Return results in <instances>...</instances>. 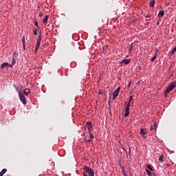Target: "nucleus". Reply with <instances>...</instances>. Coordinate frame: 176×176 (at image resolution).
Masks as SVG:
<instances>
[{
    "instance_id": "obj_7",
    "label": "nucleus",
    "mask_w": 176,
    "mask_h": 176,
    "mask_svg": "<svg viewBox=\"0 0 176 176\" xmlns=\"http://www.w3.org/2000/svg\"><path fill=\"white\" fill-rule=\"evenodd\" d=\"M130 115V107H125V114H124V118H127Z\"/></svg>"
},
{
    "instance_id": "obj_24",
    "label": "nucleus",
    "mask_w": 176,
    "mask_h": 176,
    "mask_svg": "<svg viewBox=\"0 0 176 176\" xmlns=\"http://www.w3.org/2000/svg\"><path fill=\"white\" fill-rule=\"evenodd\" d=\"M164 156H163V155H162L159 157L160 162H164Z\"/></svg>"
},
{
    "instance_id": "obj_9",
    "label": "nucleus",
    "mask_w": 176,
    "mask_h": 176,
    "mask_svg": "<svg viewBox=\"0 0 176 176\" xmlns=\"http://www.w3.org/2000/svg\"><path fill=\"white\" fill-rule=\"evenodd\" d=\"M121 64H124L125 65H127V64H130V60L125 59L121 61Z\"/></svg>"
},
{
    "instance_id": "obj_16",
    "label": "nucleus",
    "mask_w": 176,
    "mask_h": 176,
    "mask_svg": "<svg viewBox=\"0 0 176 176\" xmlns=\"http://www.w3.org/2000/svg\"><path fill=\"white\" fill-rule=\"evenodd\" d=\"M163 16H164V10L160 11L158 14V17H163Z\"/></svg>"
},
{
    "instance_id": "obj_39",
    "label": "nucleus",
    "mask_w": 176,
    "mask_h": 176,
    "mask_svg": "<svg viewBox=\"0 0 176 176\" xmlns=\"http://www.w3.org/2000/svg\"><path fill=\"white\" fill-rule=\"evenodd\" d=\"M84 137H86V133L84 134Z\"/></svg>"
},
{
    "instance_id": "obj_42",
    "label": "nucleus",
    "mask_w": 176,
    "mask_h": 176,
    "mask_svg": "<svg viewBox=\"0 0 176 176\" xmlns=\"http://www.w3.org/2000/svg\"><path fill=\"white\" fill-rule=\"evenodd\" d=\"M125 176H127V175H125Z\"/></svg>"
},
{
    "instance_id": "obj_40",
    "label": "nucleus",
    "mask_w": 176,
    "mask_h": 176,
    "mask_svg": "<svg viewBox=\"0 0 176 176\" xmlns=\"http://www.w3.org/2000/svg\"><path fill=\"white\" fill-rule=\"evenodd\" d=\"M126 104H127V102H125V105H126Z\"/></svg>"
},
{
    "instance_id": "obj_10",
    "label": "nucleus",
    "mask_w": 176,
    "mask_h": 176,
    "mask_svg": "<svg viewBox=\"0 0 176 176\" xmlns=\"http://www.w3.org/2000/svg\"><path fill=\"white\" fill-rule=\"evenodd\" d=\"M47 20H49V16L46 15L45 18L43 19V23L44 24H47Z\"/></svg>"
},
{
    "instance_id": "obj_3",
    "label": "nucleus",
    "mask_w": 176,
    "mask_h": 176,
    "mask_svg": "<svg viewBox=\"0 0 176 176\" xmlns=\"http://www.w3.org/2000/svg\"><path fill=\"white\" fill-rule=\"evenodd\" d=\"M19 96L21 102L23 103L24 105H25V104H27V100L25 99L24 93H23V91H19Z\"/></svg>"
},
{
    "instance_id": "obj_6",
    "label": "nucleus",
    "mask_w": 176,
    "mask_h": 176,
    "mask_svg": "<svg viewBox=\"0 0 176 176\" xmlns=\"http://www.w3.org/2000/svg\"><path fill=\"white\" fill-rule=\"evenodd\" d=\"M42 40H41V38H38L37 39V42L36 44V52H38V50L39 49V46H41V41Z\"/></svg>"
},
{
    "instance_id": "obj_25",
    "label": "nucleus",
    "mask_w": 176,
    "mask_h": 176,
    "mask_svg": "<svg viewBox=\"0 0 176 176\" xmlns=\"http://www.w3.org/2000/svg\"><path fill=\"white\" fill-rule=\"evenodd\" d=\"M146 173L147 175L152 176V173H151V171L149 170H146Z\"/></svg>"
},
{
    "instance_id": "obj_4",
    "label": "nucleus",
    "mask_w": 176,
    "mask_h": 176,
    "mask_svg": "<svg viewBox=\"0 0 176 176\" xmlns=\"http://www.w3.org/2000/svg\"><path fill=\"white\" fill-rule=\"evenodd\" d=\"M120 91V87H118L113 94V100H115L119 96V92Z\"/></svg>"
},
{
    "instance_id": "obj_20",
    "label": "nucleus",
    "mask_w": 176,
    "mask_h": 176,
    "mask_svg": "<svg viewBox=\"0 0 176 176\" xmlns=\"http://www.w3.org/2000/svg\"><path fill=\"white\" fill-rule=\"evenodd\" d=\"M17 57H19V55L17 54V53L14 52V54L12 56V59L13 60H17Z\"/></svg>"
},
{
    "instance_id": "obj_21",
    "label": "nucleus",
    "mask_w": 176,
    "mask_h": 176,
    "mask_svg": "<svg viewBox=\"0 0 176 176\" xmlns=\"http://www.w3.org/2000/svg\"><path fill=\"white\" fill-rule=\"evenodd\" d=\"M151 131H152L153 130H156V123L154 122L153 125L151 126Z\"/></svg>"
},
{
    "instance_id": "obj_41",
    "label": "nucleus",
    "mask_w": 176,
    "mask_h": 176,
    "mask_svg": "<svg viewBox=\"0 0 176 176\" xmlns=\"http://www.w3.org/2000/svg\"><path fill=\"white\" fill-rule=\"evenodd\" d=\"M157 24H159V22H158V23H157Z\"/></svg>"
},
{
    "instance_id": "obj_36",
    "label": "nucleus",
    "mask_w": 176,
    "mask_h": 176,
    "mask_svg": "<svg viewBox=\"0 0 176 176\" xmlns=\"http://www.w3.org/2000/svg\"><path fill=\"white\" fill-rule=\"evenodd\" d=\"M84 140H85V142H87V141H89V140H87V139L86 138H85Z\"/></svg>"
},
{
    "instance_id": "obj_23",
    "label": "nucleus",
    "mask_w": 176,
    "mask_h": 176,
    "mask_svg": "<svg viewBox=\"0 0 176 176\" xmlns=\"http://www.w3.org/2000/svg\"><path fill=\"white\" fill-rule=\"evenodd\" d=\"M175 51H176V46L171 50V52H170L171 56H173V54H174V53H175Z\"/></svg>"
},
{
    "instance_id": "obj_38",
    "label": "nucleus",
    "mask_w": 176,
    "mask_h": 176,
    "mask_svg": "<svg viewBox=\"0 0 176 176\" xmlns=\"http://www.w3.org/2000/svg\"><path fill=\"white\" fill-rule=\"evenodd\" d=\"M98 94H102V91H99Z\"/></svg>"
},
{
    "instance_id": "obj_35",
    "label": "nucleus",
    "mask_w": 176,
    "mask_h": 176,
    "mask_svg": "<svg viewBox=\"0 0 176 176\" xmlns=\"http://www.w3.org/2000/svg\"><path fill=\"white\" fill-rule=\"evenodd\" d=\"M129 87L131 86V81L128 84Z\"/></svg>"
},
{
    "instance_id": "obj_2",
    "label": "nucleus",
    "mask_w": 176,
    "mask_h": 176,
    "mask_svg": "<svg viewBox=\"0 0 176 176\" xmlns=\"http://www.w3.org/2000/svg\"><path fill=\"white\" fill-rule=\"evenodd\" d=\"M83 170H85V173H87L89 176H94V170L88 166H84Z\"/></svg>"
},
{
    "instance_id": "obj_19",
    "label": "nucleus",
    "mask_w": 176,
    "mask_h": 176,
    "mask_svg": "<svg viewBox=\"0 0 176 176\" xmlns=\"http://www.w3.org/2000/svg\"><path fill=\"white\" fill-rule=\"evenodd\" d=\"M146 167H147V168H148V170H149L150 171H153V168L152 165L148 164L146 165Z\"/></svg>"
},
{
    "instance_id": "obj_26",
    "label": "nucleus",
    "mask_w": 176,
    "mask_h": 176,
    "mask_svg": "<svg viewBox=\"0 0 176 176\" xmlns=\"http://www.w3.org/2000/svg\"><path fill=\"white\" fill-rule=\"evenodd\" d=\"M33 34H34V35H38V30H34V31H33Z\"/></svg>"
},
{
    "instance_id": "obj_33",
    "label": "nucleus",
    "mask_w": 176,
    "mask_h": 176,
    "mask_svg": "<svg viewBox=\"0 0 176 176\" xmlns=\"http://www.w3.org/2000/svg\"><path fill=\"white\" fill-rule=\"evenodd\" d=\"M34 25H36V27H38V21H36L34 22Z\"/></svg>"
},
{
    "instance_id": "obj_8",
    "label": "nucleus",
    "mask_w": 176,
    "mask_h": 176,
    "mask_svg": "<svg viewBox=\"0 0 176 176\" xmlns=\"http://www.w3.org/2000/svg\"><path fill=\"white\" fill-rule=\"evenodd\" d=\"M87 124L88 125L87 129L89 131H91V129H93V125H91V122H87Z\"/></svg>"
},
{
    "instance_id": "obj_30",
    "label": "nucleus",
    "mask_w": 176,
    "mask_h": 176,
    "mask_svg": "<svg viewBox=\"0 0 176 176\" xmlns=\"http://www.w3.org/2000/svg\"><path fill=\"white\" fill-rule=\"evenodd\" d=\"M14 88L16 90V91L19 92V87L14 85Z\"/></svg>"
},
{
    "instance_id": "obj_29",
    "label": "nucleus",
    "mask_w": 176,
    "mask_h": 176,
    "mask_svg": "<svg viewBox=\"0 0 176 176\" xmlns=\"http://www.w3.org/2000/svg\"><path fill=\"white\" fill-rule=\"evenodd\" d=\"M165 6H170V2L165 1Z\"/></svg>"
},
{
    "instance_id": "obj_1",
    "label": "nucleus",
    "mask_w": 176,
    "mask_h": 176,
    "mask_svg": "<svg viewBox=\"0 0 176 176\" xmlns=\"http://www.w3.org/2000/svg\"><path fill=\"white\" fill-rule=\"evenodd\" d=\"M175 87H176V82H171L164 91L165 96H167V94H168L170 91H171L172 90H174V89H175Z\"/></svg>"
},
{
    "instance_id": "obj_37",
    "label": "nucleus",
    "mask_w": 176,
    "mask_h": 176,
    "mask_svg": "<svg viewBox=\"0 0 176 176\" xmlns=\"http://www.w3.org/2000/svg\"><path fill=\"white\" fill-rule=\"evenodd\" d=\"M129 154L131 153V148H129Z\"/></svg>"
},
{
    "instance_id": "obj_12",
    "label": "nucleus",
    "mask_w": 176,
    "mask_h": 176,
    "mask_svg": "<svg viewBox=\"0 0 176 176\" xmlns=\"http://www.w3.org/2000/svg\"><path fill=\"white\" fill-rule=\"evenodd\" d=\"M6 67H9V64H8V63H3L1 65V69H3V68H5Z\"/></svg>"
},
{
    "instance_id": "obj_32",
    "label": "nucleus",
    "mask_w": 176,
    "mask_h": 176,
    "mask_svg": "<svg viewBox=\"0 0 176 176\" xmlns=\"http://www.w3.org/2000/svg\"><path fill=\"white\" fill-rule=\"evenodd\" d=\"M146 19H149L151 17V15L150 14H147L145 16Z\"/></svg>"
},
{
    "instance_id": "obj_31",
    "label": "nucleus",
    "mask_w": 176,
    "mask_h": 176,
    "mask_svg": "<svg viewBox=\"0 0 176 176\" xmlns=\"http://www.w3.org/2000/svg\"><path fill=\"white\" fill-rule=\"evenodd\" d=\"M38 14H39L40 17H42V16H43V14L42 13V12H40L38 13Z\"/></svg>"
},
{
    "instance_id": "obj_28",
    "label": "nucleus",
    "mask_w": 176,
    "mask_h": 176,
    "mask_svg": "<svg viewBox=\"0 0 176 176\" xmlns=\"http://www.w3.org/2000/svg\"><path fill=\"white\" fill-rule=\"evenodd\" d=\"M132 100H133V96H130V98H129L128 102H129L130 104H131V101H132Z\"/></svg>"
},
{
    "instance_id": "obj_17",
    "label": "nucleus",
    "mask_w": 176,
    "mask_h": 176,
    "mask_svg": "<svg viewBox=\"0 0 176 176\" xmlns=\"http://www.w3.org/2000/svg\"><path fill=\"white\" fill-rule=\"evenodd\" d=\"M6 171H8V170H6V168H3L1 172H0V176H3V175L5 173H6Z\"/></svg>"
},
{
    "instance_id": "obj_14",
    "label": "nucleus",
    "mask_w": 176,
    "mask_h": 176,
    "mask_svg": "<svg viewBox=\"0 0 176 176\" xmlns=\"http://www.w3.org/2000/svg\"><path fill=\"white\" fill-rule=\"evenodd\" d=\"M22 43L23 46V50H25V37L24 36L22 38Z\"/></svg>"
},
{
    "instance_id": "obj_22",
    "label": "nucleus",
    "mask_w": 176,
    "mask_h": 176,
    "mask_svg": "<svg viewBox=\"0 0 176 176\" xmlns=\"http://www.w3.org/2000/svg\"><path fill=\"white\" fill-rule=\"evenodd\" d=\"M155 1H151L149 3L151 8H153L155 6Z\"/></svg>"
},
{
    "instance_id": "obj_27",
    "label": "nucleus",
    "mask_w": 176,
    "mask_h": 176,
    "mask_svg": "<svg viewBox=\"0 0 176 176\" xmlns=\"http://www.w3.org/2000/svg\"><path fill=\"white\" fill-rule=\"evenodd\" d=\"M38 38H40V40H42V32H39Z\"/></svg>"
},
{
    "instance_id": "obj_11",
    "label": "nucleus",
    "mask_w": 176,
    "mask_h": 176,
    "mask_svg": "<svg viewBox=\"0 0 176 176\" xmlns=\"http://www.w3.org/2000/svg\"><path fill=\"white\" fill-rule=\"evenodd\" d=\"M157 56V50H156V52L155 53V55L153 56V57L151 58V63H153V61H155V60H156V56Z\"/></svg>"
},
{
    "instance_id": "obj_13",
    "label": "nucleus",
    "mask_w": 176,
    "mask_h": 176,
    "mask_svg": "<svg viewBox=\"0 0 176 176\" xmlns=\"http://www.w3.org/2000/svg\"><path fill=\"white\" fill-rule=\"evenodd\" d=\"M23 96L24 94H25V96H28V94H30V89H25V90H23Z\"/></svg>"
},
{
    "instance_id": "obj_34",
    "label": "nucleus",
    "mask_w": 176,
    "mask_h": 176,
    "mask_svg": "<svg viewBox=\"0 0 176 176\" xmlns=\"http://www.w3.org/2000/svg\"><path fill=\"white\" fill-rule=\"evenodd\" d=\"M130 102H128L127 104H126V107H129L130 108Z\"/></svg>"
},
{
    "instance_id": "obj_18",
    "label": "nucleus",
    "mask_w": 176,
    "mask_h": 176,
    "mask_svg": "<svg viewBox=\"0 0 176 176\" xmlns=\"http://www.w3.org/2000/svg\"><path fill=\"white\" fill-rule=\"evenodd\" d=\"M14 64H16V59H12V64H9L10 68H12Z\"/></svg>"
},
{
    "instance_id": "obj_5",
    "label": "nucleus",
    "mask_w": 176,
    "mask_h": 176,
    "mask_svg": "<svg viewBox=\"0 0 176 176\" xmlns=\"http://www.w3.org/2000/svg\"><path fill=\"white\" fill-rule=\"evenodd\" d=\"M89 140L87 141V142L90 144V142H93V140H94V135H93V133H91V131H89Z\"/></svg>"
},
{
    "instance_id": "obj_15",
    "label": "nucleus",
    "mask_w": 176,
    "mask_h": 176,
    "mask_svg": "<svg viewBox=\"0 0 176 176\" xmlns=\"http://www.w3.org/2000/svg\"><path fill=\"white\" fill-rule=\"evenodd\" d=\"M140 134L141 135H145V134H146V131L142 128L140 129Z\"/></svg>"
}]
</instances>
